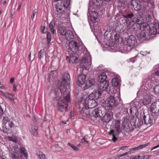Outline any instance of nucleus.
<instances>
[{
    "mask_svg": "<svg viewBox=\"0 0 159 159\" xmlns=\"http://www.w3.org/2000/svg\"><path fill=\"white\" fill-rule=\"evenodd\" d=\"M138 150L137 149V148L136 147V148H132L131 149H130V153H134V152L133 151H136L137 150Z\"/></svg>",
    "mask_w": 159,
    "mask_h": 159,
    "instance_id": "52",
    "label": "nucleus"
},
{
    "mask_svg": "<svg viewBox=\"0 0 159 159\" xmlns=\"http://www.w3.org/2000/svg\"><path fill=\"white\" fill-rule=\"evenodd\" d=\"M17 85L16 84H14L13 86V90L14 91L16 92L17 91Z\"/></svg>",
    "mask_w": 159,
    "mask_h": 159,
    "instance_id": "51",
    "label": "nucleus"
},
{
    "mask_svg": "<svg viewBox=\"0 0 159 159\" xmlns=\"http://www.w3.org/2000/svg\"><path fill=\"white\" fill-rule=\"evenodd\" d=\"M68 145L71 147L74 150L77 151L79 149V148L77 147L75 145L71 144V143H68Z\"/></svg>",
    "mask_w": 159,
    "mask_h": 159,
    "instance_id": "45",
    "label": "nucleus"
},
{
    "mask_svg": "<svg viewBox=\"0 0 159 159\" xmlns=\"http://www.w3.org/2000/svg\"><path fill=\"white\" fill-rule=\"evenodd\" d=\"M3 113V111L2 107L0 106V116Z\"/></svg>",
    "mask_w": 159,
    "mask_h": 159,
    "instance_id": "54",
    "label": "nucleus"
},
{
    "mask_svg": "<svg viewBox=\"0 0 159 159\" xmlns=\"http://www.w3.org/2000/svg\"><path fill=\"white\" fill-rule=\"evenodd\" d=\"M81 143H85L86 144H88L89 143V142L88 141H87L85 140V138H83L81 140Z\"/></svg>",
    "mask_w": 159,
    "mask_h": 159,
    "instance_id": "53",
    "label": "nucleus"
},
{
    "mask_svg": "<svg viewBox=\"0 0 159 159\" xmlns=\"http://www.w3.org/2000/svg\"><path fill=\"white\" fill-rule=\"evenodd\" d=\"M36 12L35 11H34L33 12L32 15L31 16V18L33 19L34 17L36 15Z\"/></svg>",
    "mask_w": 159,
    "mask_h": 159,
    "instance_id": "56",
    "label": "nucleus"
},
{
    "mask_svg": "<svg viewBox=\"0 0 159 159\" xmlns=\"http://www.w3.org/2000/svg\"><path fill=\"white\" fill-rule=\"evenodd\" d=\"M154 92L157 94L159 95V84L156 85L153 88Z\"/></svg>",
    "mask_w": 159,
    "mask_h": 159,
    "instance_id": "39",
    "label": "nucleus"
},
{
    "mask_svg": "<svg viewBox=\"0 0 159 159\" xmlns=\"http://www.w3.org/2000/svg\"><path fill=\"white\" fill-rule=\"evenodd\" d=\"M150 109L153 113H156L159 111V101L155 102L150 106Z\"/></svg>",
    "mask_w": 159,
    "mask_h": 159,
    "instance_id": "16",
    "label": "nucleus"
},
{
    "mask_svg": "<svg viewBox=\"0 0 159 159\" xmlns=\"http://www.w3.org/2000/svg\"><path fill=\"white\" fill-rule=\"evenodd\" d=\"M140 156H136L134 157V159H140Z\"/></svg>",
    "mask_w": 159,
    "mask_h": 159,
    "instance_id": "62",
    "label": "nucleus"
},
{
    "mask_svg": "<svg viewBox=\"0 0 159 159\" xmlns=\"http://www.w3.org/2000/svg\"><path fill=\"white\" fill-rule=\"evenodd\" d=\"M91 63V60L90 56L82 58L79 67L81 72H83L84 69L88 70Z\"/></svg>",
    "mask_w": 159,
    "mask_h": 159,
    "instance_id": "7",
    "label": "nucleus"
},
{
    "mask_svg": "<svg viewBox=\"0 0 159 159\" xmlns=\"http://www.w3.org/2000/svg\"><path fill=\"white\" fill-rule=\"evenodd\" d=\"M102 120L106 123L110 121L111 118V116L110 114L108 113H106L102 117Z\"/></svg>",
    "mask_w": 159,
    "mask_h": 159,
    "instance_id": "26",
    "label": "nucleus"
},
{
    "mask_svg": "<svg viewBox=\"0 0 159 159\" xmlns=\"http://www.w3.org/2000/svg\"><path fill=\"white\" fill-rule=\"evenodd\" d=\"M100 9L101 11V12L102 13L103 12H104L105 11V9L104 8L102 7H100Z\"/></svg>",
    "mask_w": 159,
    "mask_h": 159,
    "instance_id": "61",
    "label": "nucleus"
},
{
    "mask_svg": "<svg viewBox=\"0 0 159 159\" xmlns=\"http://www.w3.org/2000/svg\"><path fill=\"white\" fill-rule=\"evenodd\" d=\"M153 121L152 117L149 115H144L143 116L142 119L143 124L147 125H150L152 123Z\"/></svg>",
    "mask_w": 159,
    "mask_h": 159,
    "instance_id": "14",
    "label": "nucleus"
},
{
    "mask_svg": "<svg viewBox=\"0 0 159 159\" xmlns=\"http://www.w3.org/2000/svg\"><path fill=\"white\" fill-rule=\"evenodd\" d=\"M129 154V152H126L125 153H124V154H123L121 155H120V157H122L124 156H125V155H127V154Z\"/></svg>",
    "mask_w": 159,
    "mask_h": 159,
    "instance_id": "59",
    "label": "nucleus"
},
{
    "mask_svg": "<svg viewBox=\"0 0 159 159\" xmlns=\"http://www.w3.org/2000/svg\"><path fill=\"white\" fill-rule=\"evenodd\" d=\"M65 39L67 40H70L71 39H73L74 38V35L73 32L70 30L66 31V32L65 33Z\"/></svg>",
    "mask_w": 159,
    "mask_h": 159,
    "instance_id": "21",
    "label": "nucleus"
},
{
    "mask_svg": "<svg viewBox=\"0 0 159 159\" xmlns=\"http://www.w3.org/2000/svg\"><path fill=\"white\" fill-rule=\"evenodd\" d=\"M86 78L85 75L83 74L79 75L77 78V84L79 86H83V87L84 88V84H85V82Z\"/></svg>",
    "mask_w": 159,
    "mask_h": 159,
    "instance_id": "15",
    "label": "nucleus"
},
{
    "mask_svg": "<svg viewBox=\"0 0 159 159\" xmlns=\"http://www.w3.org/2000/svg\"><path fill=\"white\" fill-rule=\"evenodd\" d=\"M148 32L151 35L159 34V24L158 23L153 24L152 27H149Z\"/></svg>",
    "mask_w": 159,
    "mask_h": 159,
    "instance_id": "12",
    "label": "nucleus"
},
{
    "mask_svg": "<svg viewBox=\"0 0 159 159\" xmlns=\"http://www.w3.org/2000/svg\"><path fill=\"white\" fill-rule=\"evenodd\" d=\"M94 84L92 80H89L86 81L85 84H84V89H86L89 87L93 85Z\"/></svg>",
    "mask_w": 159,
    "mask_h": 159,
    "instance_id": "30",
    "label": "nucleus"
},
{
    "mask_svg": "<svg viewBox=\"0 0 159 159\" xmlns=\"http://www.w3.org/2000/svg\"><path fill=\"white\" fill-rule=\"evenodd\" d=\"M70 80L69 74L65 73L61 81L57 85L58 88L55 89L54 90L56 98L59 100L58 109L61 112L66 111L68 103L70 101V90L67 88L69 86L67 84Z\"/></svg>",
    "mask_w": 159,
    "mask_h": 159,
    "instance_id": "1",
    "label": "nucleus"
},
{
    "mask_svg": "<svg viewBox=\"0 0 159 159\" xmlns=\"http://www.w3.org/2000/svg\"><path fill=\"white\" fill-rule=\"evenodd\" d=\"M131 3L132 6L137 11H143L144 12L148 9V7H151L152 5L150 0H146L144 1L143 5L140 4V3L138 0H132Z\"/></svg>",
    "mask_w": 159,
    "mask_h": 159,
    "instance_id": "3",
    "label": "nucleus"
},
{
    "mask_svg": "<svg viewBox=\"0 0 159 159\" xmlns=\"http://www.w3.org/2000/svg\"><path fill=\"white\" fill-rule=\"evenodd\" d=\"M127 148L128 147H127V146L122 147L120 148V150H124L125 148Z\"/></svg>",
    "mask_w": 159,
    "mask_h": 159,
    "instance_id": "60",
    "label": "nucleus"
},
{
    "mask_svg": "<svg viewBox=\"0 0 159 159\" xmlns=\"http://www.w3.org/2000/svg\"><path fill=\"white\" fill-rule=\"evenodd\" d=\"M10 120H9L8 117L6 116H4L3 117L2 119V122L5 125H6L9 122V121H10Z\"/></svg>",
    "mask_w": 159,
    "mask_h": 159,
    "instance_id": "42",
    "label": "nucleus"
},
{
    "mask_svg": "<svg viewBox=\"0 0 159 159\" xmlns=\"http://www.w3.org/2000/svg\"><path fill=\"white\" fill-rule=\"evenodd\" d=\"M134 14L133 13H131L130 14L122 15L121 16V18H123L125 20L126 24H127L129 22L130 23L131 21L133 22H134L133 20H132V18Z\"/></svg>",
    "mask_w": 159,
    "mask_h": 159,
    "instance_id": "19",
    "label": "nucleus"
},
{
    "mask_svg": "<svg viewBox=\"0 0 159 159\" xmlns=\"http://www.w3.org/2000/svg\"><path fill=\"white\" fill-rule=\"evenodd\" d=\"M0 88L1 89H5V87L4 86H0Z\"/></svg>",
    "mask_w": 159,
    "mask_h": 159,
    "instance_id": "63",
    "label": "nucleus"
},
{
    "mask_svg": "<svg viewBox=\"0 0 159 159\" xmlns=\"http://www.w3.org/2000/svg\"><path fill=\"white\" fill-rule=\"evenodd\" d=\"M149 26L147 23H142L140 25H139V28L141 30L144 31L146 32L147 31L149 28Z\"/></svg>",
    "mask_w": 159,
    "mask_h": 159,
    "instance_id": "23",
    "label": "nucleus"
},
{
    "mask_svg": "<svg viewBox=\"0 0 159 159\" xmlns=\"http://www.w3.org/2000/svg\"><path fill=\"white\" fill-rule=\"evenodd\" d=\"M25 149L23 147L19 148L16 146H11L9 149V152L11 154L12 159H21L22 156L21 154L27 158L28 153L25 152Z\"/></svg>",
    "mask_w": 159,
    "mask_h": 159,
    "instance_id": "2",
    "label": "nucleus"
},
{
    "mask_svg": "<svg viewBox=\"0 0 159 159\" xmlns=\"http://www.w3.org/2000/svg\"><path fill=\"white\" fill-rule=\"evenodd\" d=\"M5 96L8 98L9 99L11 100L12 101L13 100V95L8 93H5Z\"/></svg>",
    "mask_w": 159,
    "mask_h": 159,
    "instance_id": "41",
    "label": "nucleus"
},
{
    "mask_svg": "<svg viewBox=\"0 0 159 159\" xmlns=\"http://www.w3.org/2000/svg\"><path fill=\"white\" fill-rule=\"evenodd\" d=\"M49 27L52 33L54 34L55 33L54 23L52 21L50 22L49 25Z\"/></svg>",
    "mask_w": 159,
    "mask_h": 159,
    "instance_id": "33",
    "label": "nucleus"
},
{
    "mask_svg": "<svg viewBox=\"0 0 159 159\" xmlns=\"http://www.w3.org/2000/svg\"><path fill=\"white\" fill-rule=\"evenodd\" d=\"M109 82L107 81L99 82L98 84V89L101 90H105L109 86Z\"/></svg>",
    "mask_w": 159,
    "mask_h": 159,
    "instance_id": "17",
    "label": "nucleus"
},
{
    "mask_svg": "<svg viewBox=\"0 0 159 159\" xmlns=\"http://www.w3.org/2000/svg\"><path fill=\"white\" fill-rule=\"evenodd\" d=\"M102 92L99 90L95 91L91 93L89 96V98H93L96 99L99 98V96L101 95Z\"/></svg>",
    "mask_w": 159,
    "mask_h": 159,
    "instance_id": "20",
    "label": "nucleus"
},
{
    "mask_svg": "<svg viewBox=\"0 0 159 159\" xmlns=\"http://www.w3.org/2000/svg\"><path fill=\"white\" fill-rule=\"evenodd\" d=\"M30 132L34 136L38 135V127L37 126L33 125L30 129Z\"/></svg>",
    "mask_w": 159,
    "mask_h": 159,
    "instance_id": "22",
    "label": "nucleus"
},
{
    "mask_svg": "<svg viewBox=\"0 0 159 159\" xmlns=\"http://www.w3.org/2000/svg\"><path fill=\"white\" fill-rule=\"evenodd\" d=\"M44 51L43 50H41L39 52L38 58L39 59H41L43 57Z\"/></svg>",
    "mask_w": 159,
    "mask_h": 159,
    "instance_id": "43",
    "label": "nucleus"
},
{
    "mask_svg": "<svg viewBox=\"0 0 159 159\" xmlns=\"http://www.w3.org/2000/svg\"><path fill=\"white\" fill-rule=\"evenodd\" d=\"M107 75H106V73L105 72H103L100 73L98 77V82H101L103 81H106L105 80L107 78Z\"/></svg>",
    "mask_w": 159,
    "mask_h": 159,
    "instance_id": "27",
    "label": "nucleus"
},
{
    "mask_svg": "<svg viewBox=\"0 0 159 159\" xmlns=\"http://www.w3.org/2000/svg\"><path fill=\"white\" fill-rule=\"evenodd\" d=\"M149 143H148L145 144L140 145L137 147H136L137 149L138 150L140 149H141L147 146H148V145H149Z\"/></svg>",
    "mask_w": 159,
    "mask_h": 159,
    "instance_id": "40",
    "label": "nucleus"
},
{
    "mask_svg": "<svg viewBox=\"0 0 159 159\" xmlns=\"http://www.w3.org/2000/svg\"><path fill=\"white\" fill-rule=\"evenodd\" d=\"M79 47V44L73 40L70 42L69 43V48L72 52H77L78 50Z\"/></svg>",
    "mask_w": 159,
    "mask_h": 159,
    "instance_id": "13",
    "label": "nucleus"
},
{
    "mask_svg": "<svg viewBox=\"0 0 159 159\" xmlns=\"http://www.w3.org/2000/svg\"><path fill=\"white\" fill-rule=\"evenodd\" d=\"M14 78L13 77H11V78L10 80V83L11 84H12L14 82Z\"/></svg>",
    "mask_w": 159,
    "mask_h": 159,
    "instance_id": "55",
    "label": "nucleus"
},
{
    "mask_svg": "<svg viewBox=\"0 0 159 159\" xmlns=\"http://www.w3.org/2000/svg\"><path fill=\"white\" fill-rule=\"evenodd\" d=\"M136 39L133 35H130L128 38H125L124 42L125 46L124 48V50L126 52L130 51L131 49L135 46Z\"/></svg>",
    "mask_w": 159,
    "mask_h": 159,
    "instance_id": "6",
    "label": "nucleus"
},
{
    "mask_svg": "<svg viewBox=\"0 0 159 159\" xmlns=\"http://www.w3.org/2000/svg\"><path fill=\"white\" fill-rule=\"evenodd\" d=\"M143 17L141 16H138L136 20V23H138V24L139 25H140L143 22Z\"/></svg>",
    "mask_w": 159,
    "mask_h": 159,
    "instance_id": "37",
    "label": "nucleus"
},
{
    "mask_svg": "<svg viewBox=\"0 0 159 159\" xmlns=\"http://www.w3.org/2000/svg\"><path fill=\"white\" fill-rule=\"evenodd\" d=\"M146 10L145 11H146V14L144 16V19L146 21L150 22L152 20V18L151 15V12L150 11H146Z\"/></svg>",
    "mask_w": 159,
    "mask_h": 159,
    "instance_id": "25",
    "label": "nucleus"
},
{
    "mask_svg": "<svg viewBox=\"0 0 159 159\" xmlns=\"http://www.w3.org/2000/svg\"><path fill=\"white\" fill-rule=\"evenodd\" d=\"M80 105H82L85 107V110L87 108H93L97 105L96 101L93 98H90L87 95H84L80 98Z\"/></svg>",
    "mask_w": 159,
    "mask_h": 159,
    "instance_id": "4",
    "label": "nucleus"
},
{
    "mask_svg": "<svg viewBox=\"0 0 159 159\" xmlns=\"http://www.w3.org/2000/svg\"><path fill=\"white\" fill-rule=\"evenodd\" d=\"M135 26L137 27L138 28L139 27V25L137 23H135L132 25V28L134 29H137V28Z\"/></svg>",
    "mask_w": 159,
    "mask_h": 159,
    "instance_id": "50",
    "label": "nucleus"
},
{
    "mask_svg": "<svg viewBox=\"0 0 159 159\" xmlns=\"http://www.w3.org/2000/svg\"><path fill=\"white\" fill-rule=\"evenodd\" d=\"M6 3H7L6 1H4L3 2V5H5Z\"/></svg>",
    "mask_w": 159,
    "mask_h": 159,
    "instance_id": "64",
    "label": "nucleus"
},
{
    "mask_svg": "<svg viewBox=\"0 0 159 159\" xmlns=\"http://www.w3.org/2000/svg\"><path fill=\"white\" fill-rule=\"evenodd\" d=\"M69 60L72 62L75 63L78 60V58L75 56H70Z\"/></svg>",
    "mask_w": 159,
    "mask_h": 159,
    "instance_id": "38",
    "label": "nucleus"
},
{
    "mask_svg": "<svg viewBox=\"0 0 159 159\" xmlns=\"http://www.w3.org/2000/svg\"><path fill=\"white\" fill-rule=\"evenodd\" d=\"M114 39L116 43H120L122 41L121 38H120L117 34L115 36Z\"/></svg>",
    "mask_w": 159,
    "mask_h": 159,
    "instance_id": "35",
    "label": "nucleus"
},
{
    "mask_svg": "<svg viewBox=\"0 0 159 159\" xmlns=\"http://www.w3.org/2000/svg\"><path fill=\"white\" fill-rule=\"evenodd\" d=\"M98 13L94 10H91L89 9L88 13V18H90L91 21L93 23L96 22L98 18Z\"/></svg>",
    "mask_w": 159,
    "mask_h": 159,
    "instance_id": "10",
    "label": "nucleus"
},
{
    "mask_svg": "<svg viewBox=\"0 0 159 159\" xmlns=\"http://www.w3.org/2000/svg\"><path fill=\"white\" fill-rule=\"evenodd\" d=\"M154 73L155 75H157L159 76V70L155 71Z\"/></svg>",
    "mask_w": 159,
    "mask_h": 159,
    "instance_id": "58",
    "label": "nucleus"
},
{
    "mask_svg": "<svg viewBox=\"0 0 159 159\" xmlns=\"http://www.w3.org/2000/svg\"><path fill=\"white\" fill-rule=\"evenodd\" d=\"M47 38L48 43H49L51 40V36L50 33L48 32L47 35Z\"/></svg>",
    "mask_w": 159,
    "mask_h": 159,
    "instance_id": "47",
    "label": "nucleus"
},
{
    "mask_svg": "<svg viewBox=\"0 0 159 159\" xmlns=\"http://www.w3.org/2000/svg\"><path fill=\"white\" fill-rule=\"evenodd\" d=\"M36 157L37 159H44L45 158V155L42 152L38 151L36 153Z\"/></svg>",
    "mask_w": 159,
    "mask_h": 159,
    "instance_id": "32",
    "label": "nucleus"
},
{
    "mask_svg": "<svg viewBox=\"0 0 159 159\" xmlns=\"http://www.w3.org/2000/svg\"><path fill=\"white\" fill-rule=\"evenodd\" d=\"M151 102V97L148 94H146L143 96V99L141 100V102L144 105H147L150 103Z\"/></svg>",
    "mask_w": 159,
    "mask_h": 159,
    "instance_id": "18",
    "label": "nucleus"
},
{
    "mask_svg": "<svg viewBox=\"0 0 159 159\" xmlns=\"http://www.w3.org/2000/svg\"><path fill=\"white\" fill-rule=\"evenodd\" d=\"M58 32L61 35L65 36V33L66 32V31L64 29L60 27L59 29Z\"/></svg>",
    "mask_w": 159,
    "mask_h": 159,
    "instance_id": "36",
    "label": "nucleus"
},
{
    "mask_svg": "<svg viewBox=\"0 0 159 159\" xmlns=\"http://www.w3.org/2000/svg\"><path fill=\"white\" fill-rule=\"evenodd\" d=\"M140 59L139 57H138L137 56L135 57H133L129 59V61L130 62H131L133 63L135 61L139 60Z\"/></svg>",
    "mask_w": 159,
    "mask_h": 159,
    "instance_id": "46",
    "label": "nucleus"
},
{
    "mask_svg": "<svg viewBox=\"0 0 159 159\" xmlns=\"http://www.w3.org/2000/svg\"><path fill=\"white\" fill-rule=\"evenodd\" d=\"M8 139L9 140L15 143H17V140L15 137H8Z\"/></svg>",
    "mask_w": 159,
    "mask_h": 159,
    "instance_id": "44",
    "label": "nucleus"
},
{
    "mask_svg": "<svg viewBox=\"0 0 159 159\" xmlns=\"http://www.w3.org/2000/svg\"><path fill=\"white\" fill-rule=\"evenodd\" d=\"M150 52H147V51H141V54L143 56H147V54H150Z\"/></svg>",
    "mask_w": 159,
    "mask_h": 159,
    "instance_id": "48",
    "label": "nucleus"
},
{
    "mask_svg": "<svg viewBox=\"0 0 159 159\" xmlns=\"http://www.w3.org/2000/svg\"><path fill=\"white\" fill-rule=\"evenodd\" d=\"M151 155H145L142 157V159H148L151 157Z\"/></svg>",
    "mask_w": 159,
    "mask_h": 159,
    "instance_id": "49",
    "label": "nucleus"
},
{
    "mask_svg": "<svg viewBox=\"0 0 159 159\" xmlns=\"http://www.w3.org/2000/svg\"><path fill=\"white\" fill-rule=\"evenodd\" d=\"M84 111L87 115L90 116H93L95 117H101L103 116L104 113H102V111L99 108H96L90 111L87 109L84 110Z\"/></svg>",
    "mask_w": 159,
    "mask_h": 159,
    "instance_id": "9",
    "label": "nucleus"
},
{
    "mask_svg": "<svg viewBox=\"0 0 159 159\" xmlns=\"http://www.w3.org/2000/svg\"><path fill=\"white\" fill-rule=\"evenodd\" d=\"M120 80L117 77L114 78L111 81L112 85L115 87H117L120 85Z\"/></svg>",
    "mask_w": 159,
    "mask_h": 159,
    "instance_id": "24",
    "label": "nucleus"
},
{
    "mask_svg": "<svg viewBox=\"0 0 159 159\" xmlns=\"http://www.w3.org/2000/svg\"><path fill=\"white\" fill-rule=\"evenodd\" d=\"M14 126L15 125L13 122L11 121H9V122L5 125L6 130L7 129L8 130H10V131H11L12 128H14Z\"/></svg>",
    "mask_w": 159,
    "mask_h": 159,
    "instance_id": "31",
    "label": "nucleus"
},
{
    "mask_svg": "<svg viewBox=\"0 0 159 159\" xmlns=\"http://www.w3.org/2000/svg\"><path fill=\"white\" fill-rule=\"evenodd\" d=\"M110 135H112V140L114 142H116L117 140V138L116 137L114 131L113 130H111L109 133Z\"/></svg>",
    "mask_w": 159,
    "mask_h": 159,
    "instance_id": "34",
    "label": "nucleus"
},
{
    "mask_svg": "<svg viewBox=\"0 0 159 159\" xmlns=\"http://www.w3.org/2000/svg\"><path fill=\"white\" fill-rule=\"evenodd\" d=\"M137 39L141 42L147 41L150 38V35L148 32L142 31L140 33L137 34Z\"/></svg>",
    "mask_w": 159,
    "mask_h": 159,
    "instance_id": "11",
    "label": "nucleus"
},
{
    "mask_svg": "<svg viewBox=\"0 0 159 159\" xmlns=\"http://www.w3.org/2000/svg\"><path fill=\"white\" fill-rule=\"evenodd\" d=\"M103 2L102 0H92V4L93 7L99 6Z\"/></svg>",
    "mask_w": 159,
    "mask_h": 159,
    "instance_id": "29",
    "label": "nucleus"
},
{
    "mask_svg": "<svg viewBox=\"0 0 159 159\" xmlns=\"http://www.w3.org/2000/svg\"><path fill=\"white\" fill-rule=\"evenodd\" d=\"M159 147V144L158 145H157V146H155L154 147L152 148L151 149V151H152V150H154V149H156V148H158Z\"/></svg>",
    "mask_w": 159,
    "mask_h": 159,
    "instance_id": "57",
    "label": "nucleus"
},
{
    "mask_svg": "<svg viewBox=\"0 0 159 159\" xmlns=\"http://www.w3.org/2000/svg\"><path fill=\"white\" fill-rule=\"evenodd\" d=\"M70 4V0H66V2L61 1L60 2V5H58L57 6L56 13L54 16L56 15V17H59L61 16L64 12V10H63L62 7L65 8H67Z\"/></svg>",
    "mask_w": 159,
    "mask_h": 159,
    "instance_id": "8",
    "label": "nucleus"
},
{
    "mask_svg": "<svg viewBox=\"0 0 159 159\" xmlns=\"http://www.w3.org/2000/svg\"><path fill=\"white\" fill-rule=\"evenodd\" d=\"M120 100L119 97L115 98L113 96H110L103 103V106L106 110H111L113 107H116L118 105Z\"/></svg>",
    "mask_w": 159,
    "mask_h": 159,
    "instance_id": "5",
    "label": "nucleus"
},
{
    "mask_svg": "<svg viewBox=\"0 0 159 159\" xmlns=\"http://www.w3.org/2000/svg\"><path fill=\"white\" fill-rule=\"evenodd\" d=\"M114 122V128L116 129V130L117 132L119 133L121 131V129H120V121L118 120H116Z\"/></svg>",
    "mask_w": 159,
    "mask_h": 159,
    "instance_id": "28",
    "label": "nucleus"
}]
</instances>
